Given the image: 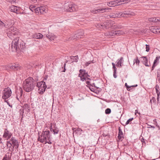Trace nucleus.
<instances>
[{
	"instance_id": "obj_48",
	"label": "nucleus",
	"mask_w": 160,
	"mask_h": 160,
	"mask_svg": "<svg viewBox=\"0 0 160 160\" xmlns=\"http://www.w3.org/2000/svg\"><path fill=\"white\" fill-rule=\"evenodd\" d=\"M152 101L153 102V103H155L156 102V99L154 97H153L152 98Z\"/></svg>"
},
{
	"instance_id": "obj_8",
	"label": "nucleus",
	"mask_w": 160,
	"mask_h": 160,
	"mask_svg": "<svg viewBox=\"0 0 160 160\" xmlns=\"http://www.w3.org/2000/svg\"><path fill=\"white\" fill-rule=\"evenodd\" d=\"M14 22L11 19L6 20L5 23L0 20V26L4 27L6 28H8L9 27H12L11 26L13 24Z\"/></svg>"
},
{
	"instance_id": "obj_49",
	"label": "nucleus",
	"mask_w": 160,
	"mask_h": 160,
	"mask_svg": "<svg viewBox=\"0 0 160 160\" xmlns=\"http://www.w3.org/2000/svg\"><path fill=\"white\" fill-rule=\"evenodd\" d=\"M148 125L149 126V127H148V128H155V127L154 126H151V125H149L148 124Z\"/></svg>"
},
{
	"instance_id": "obj_31",
	"label": "nucleus",
	"mask_w": 160,
	"mask_h": 160,
	"mask_svg": "<svg viewBox=\"0 0 160 160\" xmlns=\"http://www.w3.org/2000/svg\"><path fill=\"white\" fill-rule=\"evenodd\" d=\"M151 29H153V30H152V32H153L154 33H158V32H159L160 33V28L159 29L157 28H155L154 27H153Z\"/></svg>"
},
{
	"instance_id": "obj_1",
	"label": "nucleus",
	"mask_w": 160,
	"mask_h": 160,
	"mask_svg": "<svg viewBox=\"0 0 160 160\" xmlns=\"http://www.w3.org/2000/svg\"><path fill=\"white\" fill-rule=\"evenodd\" d=\"M35 81L31 77H29L24 81L23 84L24 90L27 92H29L32 90L34 87Z\"/></svg>"
},
{
	"instance_id": "obj_9",
	"label": "nucleus",
	"mask_w": 160,
	"mask_h": 160,
	"mask_svg": "<svg viewBox=\"0 0 160 160\" xmlns=\"http://www.w3.org/2000/svg\"><path fill=\"white\" fill-rule=\"evenodd\" d=\"M85 72V71L83 70L80 69L79 70L80 73L79 74L78 76L80 78L81 80L82 81L89 79L88 78L89 76Z\"/></svg>"
},
{
	"instance_id": "obj_42",
	"label": "nucleus",
	"mask_w": 160,
	"mask_h": 160,
	"mask_svg": "<svg viewBox=\"0 0 160 160\" xmlns=\"http://www.w3.org/2000/svg\"><path fill=\"white\" fill-rule=\"evenodd\" d=\"M6 1L11 3H13L15 2L16 0H6Z\"/></svg>"
},
{
	"instance_id": "obj_54",
	"label": "nucleus",
	"mask_w": 160,
	"mask_h": 160,
	"mask_svg": "<svg viewBox=\"0 0 160 160\" xmlns=\"http://www.w3.org/2000/svg\"><path fill=\"white\" fill-rule=\"evenodd\" d=\"M127 86V87L128 88H130L131 87H134V86Z\"/></svg>"
},
{
	"instance_id": "obj_27",
	"label": "nucleus",
	"mask_w": 160,
	"mask_h": 160,
	"mask_svg": "<svg viewBox=\"0 0 160 160\" xmlns=\"http://www.w3.org/2000/svg\"><path fill=\"white\" fill-rule=\"evenodd\" d=\"M23 110L28 112L30 111V107L28 104H25L23 106Z\"/></svg>"
},
{
	"instance_id": "obj_41",
	"label": "nucleus",
	"mask_w": 160,
	"mask_h": 160,
	"mask_svg": "<svg viewBox=\"0 0 160 160\" xmlns=\"http://www.w3.org/2000/svg\"><path fill=\"white\" fill-rule=\"evenodd\" d=\"M105 113L106 114H109L110 113V108H108L107 109L105 112Z\"/></svg>"
},
{
	"instance_id": "obj_34",
	"label": "nucleus",
	"mask_w": 160,
	"mask_h": 160,
	"mask_svg": "<svg viewBox=\"0 0 160 160\" xmlns=\"http://www.w3.org/2000/svg\"><path fill=\"white\" fill-rule=\"evenodd\" d=\"M133 62L134 63H136V64H137V65H139L140 61L138 59V57H137V58L136 59H134Z\"/></svg>"
},
{
	"instance_id": "obj_10",
	"label": "nucleus",
	"mask_w": 160,
	"mask_h": 160,
	"mask_svg": "<svg viewBox=\"0 0 160 160\" xmlns=\"http://www.w3.org/2000/svg\"><path fill=\"white\" fill-rule=\"evenodd\" d=\"M130 0H116L111 1V7L119 5L129 2Z\"/></svg>"
},
{
	"instance_id": "obj_2",
	"label": "nucleus",
	"mask_w": 160,
	"mask_h": 160,
	"mask_svg": "<svg viewBox=\"0 0 160 160\" xmlns=\"http://www.w3.org/2000/svg\"><path fill=\"white\" fill-rule=\"evenodd\" d=\"M11 48L13 52H16L18 50L22 49L25 48L24 43L20 40L19 37L15 38L12 42Z\"/></svg>"
},
{
	"instance_id": "obj_17",
	"label": "nucleus",
	"mask_w": 160,
	"mask_h": 160,
	"mask_svg": "<svg viewBox=\"0 0 160 160\" xmlns=\"http://www.w3.org/2000/svg\"><path fill=\"white\" fill-rule=\"evenodd\" d=\"M123 58L122 57H121L120 59H118L117 60V63L116 65L118 67L120 68H121L122 65V64L123 62Z\"/></svg>"
},
{
	"instance_id": "obj_32",
	"label": "nucleus",
	"mask_w": 160,
	"mask_h": 160,
	"mask_svg": "<svg viewBox=\"0 0 160 160\" xmlns=\"http://www.w3.org/2000/svg\"><path fill=\"white\" fill-rule=\"evenodd\" d=\"M72 130L73 132L76 133H78V132H81L82 131V129L79 128H78L76 129L75 128H72Z\"/></svg>"
},
{
	"instance_id": "obj_23",
	"label": "nucleus",
	"mask_w": 160,
	"mask_h": 160,
	"mask_svg": "<svg viewBox=\"0 0 160 160\" xmlns=\"http://www.w3.org/2000/svg\"><path fill=\"white\" fill-rule=\"evenodd\" d=\"M76 6L74 5L69 4L68 12H71L75 11L76 10Z\"/></svg>"
},
{
	"instance_id": "obj_6",
	"label": "nucleus",
	"mask_w": 160,
	"mask_h": 160,
	"mask_svg": "<svg viewBox=\"0 0 160 160\" xmlns=\"http://www.w3.org/2000/svg\"><path fill=\"white\" fill-rule=\"evenodd\" d=\"M37 87L38 88L39 93L41 94L43 93L45 91L47 88V85L45 82L42 81L38 82Z\"/></svg>"
},
{
	"instance_id": "obj_24",
	"label": "nucleus",
	"mask_w": 160,
	"mask_h": 160,
	"mask_svg": "<svg viewBox=\"0 0 160 160\" xmlns=\"http://www.w3.org/2000/svg\"><path fill=\"white\" fill-rule=\"evenodd\" d=\"M112 64L113 66L112 70L113 71V76L115 78H116L117 77L116 73L117 69L115 66V64L114 63H112Z\"/></svg>"
},
{
	"instance_id": "obj_21",
	"label": "nucleus",
	"mask_w": 160,
	"mask_h": 160,
	"mask_svg": "<svg viewBox=\"0 0 160 160\" xmlns=\"http://www.w3.org/2000/svg\"><path fill=\"white\" fill-rule=\"evenodd\" d=\"M148 21L150 22H157L158 21L160 22V18H152L148 19Z\"/></svg>"
},
{
	"instance_id": "obj_43",
	"label": "nucleus",
	"mask_w": 160,
	"mask_h": 160,
	"mask_svg": "<svg viewBox=\"0 0 160 160\" xmlns=\"http://www.w3.org/2000/svg\"><path fill=\"white\" fill-rule=\"evenodd\" d=\"M158 58L157 57L154 61L153 63L154 64H156V63L157 62V61L158 60Z\"/></svg>"
},
{
	"instance_id": "obj_28",
	"label": "nucleus",
	"mask_w": 160,
	"mask_h": 160,
	"mask_svg": "<svg viewBox=\"0 0 160 160\" xmlns=\"http://www.w3.org/2000/svg\"><path fill=\"white\" fill-rule=\"evenodd\" d=\"M84 34V31L82 30H80L78 31V33L77 34V35L76 36V37L78 38H81L82 36Z\"/></svg>"
},
{
	"instance_id": "obj_59",
	"label": "nucleus",
	"mask_w": 160,
	"mask_h": 160,
	"mask_svg": "<svg viewBox=\"0 0 160 160\" xmlns=\"http://www.w3.org/2000/svg\"><path fill=\"white\" fill-rule=\"evenodd\" d=\"M18 95H17V98L18 99V100H19V98H18Z\"/></svg>"
},
{
	"instance_id": "obj_50",
	"label": "nucleus",
	"mask_w": 160,
	"mask_h": 160,
	"mask_svg": "<svg viewBox=\"0 0 160 160\" xmlns=\"http://www.w3.org/2000/svg\"><path fill=\"white\" fill-rule=\"evenodd\" d=\"M156 65V64H154V63L153 64V65H152V70H153L154 68V67H155V66Z\"/></svg>"
},
{
	"instance_id": "obj_40",
	"label": "nucleus",
	"mask_w": 160,
	"mask_h": 160,
	"mask_svg": "<svg viewBox=\"0 0 160 160\" xmlns=\"http://www.w3.org/2000/svg\"><path fill=\"white\" fill-rule=\"evenodd\" d=\"M75 58L73 59V61L75 62H77L78 61V56L74 57Z\"/></svg>"
},
{
	"instance_id": "obj_26",
	"label": "nucleus",
	"mask_w": 160,
	"mask_h": 160,
	"mask_svg": "<svg viewBox=\"0 0 160 160\" xmlns=\"http://www.w3.org/2000/svg\"><path fill=\"white\" fill-rule=\"evenodd\" d=\"M52 124L51 123L50 124V131L52 132V131L54 134H56L58 133L59 130L58 128L53 129L52 128Z\"/></svg>"
},
{
	"instance_id": "obj_19",
	"label": "nucleus",
	"mask_w": 160,
	"mask_h": 160,
	"mask_svg": "<svg viewBox=\"0 0 160 160\" xmlns=\"http://www.w3.org/2000/svg\"><path fill=\"white\" fill-rule=\"evenodd\" d=\"M140 58L142 59V62L145 66L149 67L150 66V64L148 63V59L147 57H141Z\"/></svg>"
},
{
	"instance_id": "obj_36",
	"label": "nucleus",
	"mask_w": 160,
	"mask_h": 160,
	"mask_svg": "<svg viewBox=\"0 0 160 160\" xmlns=\"http://www.w3.org/2000/svg\"><path fill=\"white\" fill-rule=\"evenodd\" d=\"M12 68L13 69H17V70H18L19 69V67L18 66V65H12Z\"/></svg>"
},
{
	"instance_id": "obj_33",
	"label": "nucleus",
	"mask_w": 160,
	"mask_h": 160,
	"mask_svg": "<svg viewBox=\"0 0 160 160\" xmlns=\"http://www.w3.org/2000/svg\"><path fill=\"white\" fill-rule=\"evenodd\" d=\"M69 4H65L64 5V10L68 12V10H69Z\"/></svg>"
},
{
	"instance_id": "obj_55",
	"label": "nucleus",
	"mask_w": 160,
	"mask_h": 160,
	"mask_svg": "<svg viewBox=\"0 0 160 160\" xmlns=\"http://www.w3.org/2000/svg\"><path fill=\"white\" fill-rule=\"evenodd\" d=\"M65 65H66V64H65L64 65V70L63 71V72H65V70H66V69L65 68Z\"/></svg>"
},
{
	"instance_id": "obj_57",
	"label": "nucleus",
	"mask_w": 160,
	"mask_h": 160,
	"mask_svg": "<svg viewBox=\"0 0 160 160\" xmlns=\"http://www.w3.org/2000/svg\"><path fill=\"white\" fill-rule=\"evenodd\" d=\"M1 140H2V138H0V143H2V142L1 141Z\"/></svg>"
},
{
	"instance_id": "obj_62",
	"label": "nucleus",
	"mask_w": 160,
	"mask_h": 160,
	"mask_svg": "<svg viewBox=\"0 0 160 160\" xmlns=\"http://www.w3.org/2000/svg\"><path fill=\"white\" fill-rule=\"evenodd\" d=\"M127 83H125V85L126 86V85H127Z\"/></svg>"
},
{
	"instance_id": "obj_35",
	"label": "nucleus",
	"mask_w": 160,
	"mask_h": 160,
	"mask_svg": "<svg viewBox=\"0 0 160 160\" xmlns=\"http://www.w3.org/2000/svg\"><path fill=\"white\" fill-rule=\"evenodd\" d=\"M35 7L34 5H31L29 7L30 9L32 12H35Z\"/></svg>"
},
{
	"instance_id": "obj_38",
	"label": "nucleus",
	"mask_w": 160,
	"mask_h": 160,
	"mask_svg": "<svg viewBox=\"0 0 160 160\" xmlns=\"http://www.w3.org/2000/svg\"><path fill=\"white\" fill-rule=\"evenodd\" d=\"M157 79L160 83V70L157 73Z\"/></svg>"
},
{
	"instance_id": "obj_45",
	"label": "nucleus",
	"mask_w": 160,
	"mask_h": 160,
	"mask_svg": "<svg viewBox=\"0 0 160 160\" xmlns=\"http://www.w3.org/2000/svg\"><path fill=\"white\" fill-rule=\"evenodd\" d=\"M5 102H6L9 105V106L12 107V106L9 103V102H8V100H5Z\"/></svg>"
},
{
	"instance_id": "obj_25",
	"label": "nucleus",
	"mask_w": 160,
	"mask_h": 160,
	"mask_svg": "<svg viewBox=\"0 0 160 160\" xmlns=\"http://www.w3.org/2000/svg\"><path fill=\"white\" fill-rule=\"evenodd\" d=\"M11 153L10 155L8 152L7 153L4 155L2 160H11Z\"/></svg>"
},
{
	"instance_id": "obj_7",
	"label": "nucleus",
	"mask_w": 160,
	"mask_h": 160,
	"mask_svg": "<svg viewBox=\"0 0 160 160\" xmlns=\"http://www.w3.org/2000/svg\"><path fill=\"white\" fill-rule=\"evenodd\" d=\"M12 91L10 88L8 87L5 88L2 92V98L3 99L6 100L11 95Z\"/></svg>"
},
{
	"instance_id": "obj_18",
	"label": "nucleus",
	"mask_w": 160,
	"mask_h": 160,
	"mask_svg": "<svg viewBox=\"0 0 160 160\" xmlns=\"http://www.w3.org/2000/svg\"><path fill=\"white\" fill-rule=\"evenodd\" d=\"M43 37V35L40 33H34L32 35V37L37 39H42Z\"/></svg>"
},
{
	"instance_id": "obj_3",
	"label": "nucleus",
	"mask_w": 160,
	"mask_h": 160,
	"mask_svg": "<svg viewBox=\"0 0 160 160\" xmlns=\"http://www.w3.org/2000/svg\"><path fill=\"white\" fill-rule=\"evenodd\" d=\"M38 141L42 143L44 142L45 144L46 143L49 144H52V143L51 142V137L50 135L49 131H43L41 135H39V132H38Z\"/></svg>"
},
{
	"instance_id": "obj_39",
	"label": "nucleus",
	"mask_w": 160,
	"mask_h": 160,
	"mask_svg": "<svg viewBox=\"0 0 160 160\" xmlns=\"http://www.w3.org/2000/svg\"><path fill=\"white\" fill-rule=\"evenodd\" d=\"M146 52H148L149 51L150 48H149V46L148 45L146 44Z\"/></svg>"
},
{
	"instance_id": "obj_22",
	"label": "nucleus",
	"mask_w": 160,
	"mask_h": 160,
	"mask_svg": "<svg viewBox=\"0 0 160 160\" xmlns=\"http://www.w3.org/2000/svg\"><path fill=\"white\" fill-rule=\"evenodd\" d=\"M19 8L17 7L12 5L10 7V10L11 12L17 13Z\"/></svg>"
},
{
	"instance_id": "obj_58",
	"label": "nucleus",
	"mask_w": 160,
	"mask_h": 160,
	"mask_svg": "<svg viewBox=\"0 0 160 160\" xmlns=\"http://www.w3.org/2000/svg\"><path fill=\"white\" fill-rule=\"evenodd\" d=\"M152 99H151L150 101V102L151 103V104H152Z\"/></svg>"
},
{
	"instance_id": "obj_4",
	"label": "nucleus",
	"mask_w": 160,
	"mask_h": 160,
	"mask_svg": "<svg viewBox=\"0 0 160 160\" xmlns=\"http://www.w3.org/2000/svg\"><path fill=\"white\" fill-rule=\"evenodd\" d=\"M18 33L17 28L12 27H11L8 29V31L7 33L8 37L11 39H12V38H17L18 37Z\"/></svg>"
},
{
	"instance_id": "obj_44",
	"label": "nucleus",
	"mask_w": 160,
	"mask_h": 160,
	"mask_svg": "<svg viewBox=\"0 0 160 160\" xmlns=\"http://www.w3.org/2000/svg\"><path fill=\"white\" fill-rule=\"evenodd\" d=\"M153 123H154V124L156 126H158V123H157V122L156 121V119H155L153 120Z\"/></svg>"
},
{
	"instance_id": "obj_60",
	"label": "nucleus",
	"mask_w": 160,
	"mask_h": 160,
	"mask_svg": "<svg viewBox=\"0 0 160 160\" xmlns=\"http://www.w3.org/2000/svg\"><path fill=\"white\" fill-rule=\"evenodd\" d=\"M156 126L159 129H160V127L158 125L157 126Z\"/></svg>"
},
{
	"instance_id": "obj_13",
	"label": "nucleus",
	"mask_w": 160,
	"mask_h": 160,
	"mask_svg": "<svg viewBox=\"0 0 160 160\" xmlns=\"http://www.w3.org/2000/svg\"><path fill=\"white\" fill-rule=\"evenodd\" d=\"M12 133L9 132L7 128L4 129L2 136V138L8 141L12 137Z\"/></svg>"
},
{
	"instance_id": "obj_51",
	"label": "nucleus",
	"mask_w": 160,
	"mask_h": 160,
	"mask_svg": "<svg viewBox=\"0 0 160 160\" xmlns=\"http://www.w3.org/2000/svg\"><path fill=\"white\" fill-rule=\"evenodd\" d=\"M85 81L86 82V83L88 85H90V82L89 81H88L87 80Z\"/></svg>"
},
{
	"instance_id": "obj_12",
	"label": "nucleus",
	"mask_w": 160,
	"mask_h": 160,
	"mask_svg": "<svg viewBox=\"0 0 160 160\" xmlns=\"http://www.w3.org/2000/svg\"><path fill=\"white\" fill-rule=\"evenodd\" d=\"M48 11V8L46 6L38 7L35 9V12L37 14H44Z\"/></svg>"
},
{
	"instance_id": "obj_63",
	"label": "nucleus",
	"mask_w": 160,
	"mask_h": 160,
	"mask_svg": "<svg viewBox=\"0 0 160 160\" xmlns=\"http://www.w3.org/2000/svg\"><path fill=\"white\" fill-rule=\"evenodd\" d=\"M137 86V85H136V86Z\"/></svg>"
},
{
	"instance_id": "obj_56",
	"label": "nucleus",
	"mask_w": 160,
	"mask_h": 160,
	"mask_svg": "<svg viewBox=\"0 0 160 160\" xmlns=\"http://www.w3.org/2000/svg\"><path fill=\"white\" fill-rule=\"evenodd\" d=\"M70 58L72 59L73 58H74V57L73 56H70Z\"/></svg>"
},
{
	"instance_id": "obj_30",
	"label": "nucleus",
	"mask_w": 160,
	"mask_h": 160,
	"mask_svg": "<svg viewBox=\"0 0 160 160\" xmlns=\"http://www.w3.org/2000/svg\"><path fill=\"white\" fill-rule=\"evenodd\" d=\"M155 89H156V92L157 93V95H160V89H159V86L158 85H156L155 86Z\"/></svg>"
},
{
	"instance_id": "obj_15",
	"label": "nucleus",
	"mask_w": 160,
	"mask_h": 160,
	"mask_svg": "<svg viewBox=\"0 0 160 160\" xmlns=\"http://www.w3.org/2000/svg\"><path fill=\"white\" fill-rule=\"evenodd\" d=\"M124 33V32L121 30L115 31H112L111 32V36H114L115 35L119 36Z\"/></svg>"
},
{
	"instance_id": "obj_5",
	"label": "nucleus",
	"mask_w": 160,
	"mask_h": 160,
	"mask_svg": "<svg viewBox=\"0 0 160 160\" xmlns=\"http://www.w3.org/2000/svg\"><path fill=\"white\" fill-rule=\"evenodd\" d=\"M6 144L7 147L10 148L12 146L13 148L15 147L16 148H18L19 146V143L18 140L16 139L15 137H11L6 142Z\"/></svg>"
},
{
	"instance_id": "obj_53",
	"label": "nucleus",
	"mask_w": 160,
	"mask_h": 160,
	"mask_svg": "<svg viewBox=\"0 0 160 160\" xmlns=\"http://www.w3.org/2000/svg\"><path fill=\"white\" fill-rule=\"evenodd\" d=\"M135 114H136L137 113H138L139 114H140V113L138 112V110H136L135 112Z\"/></svg>"
},
{
	"instance_id": "obj_14",
	"label": "nucleus",
	"mask_w": 160,
	"mask_h": 160,
	"mask_svg": "<svg viewBox=\"0 0 160 160\" xmlns=\"http://www.w3.org/2000/svg\"><path fill=\"white\" fill-rule=\"evenodd\" d=\"M108 8H101L94 10H92L91 12L93 13H103L106 11V10H108Z\"/></svg>"
},
{
	"instance_id": "obj_46",
	"label": "nucleus",
	"mask_w": 160,
	"mask_h": 160,
	"mask_svg": "<svg viewBox=\"0 0 160 160\" xmlns=\"http://www.w3.org/2000/svg\"><path fill=\"white\" fill-rule=\"evenodd\" d=\"M160 98V95H157V103H159V99Z\"/></svg>"
},
{
	"instance_id": "obj_16",
	"label": "nucleus",
	"mask_w": 160,
	"mask_h": 160,
	"mask_svg": "<svg viewBox=\"0 0 160 160\" xmlns=\"http://www.w3.org/2000/svg\"><path fill=\"white\" fill-rule=\"evenodd\" d=\"M118 138L119 141H122L124 138V135L122 129L120 127H119L118 128Z\"/></svg>"
},
{
	"instance_id": "obj_47",
	"label": "nucleus",
	"mask_w": 160,
	"mask_h": 160,
	"mask_svg": "<svg viewBox=\"0 0 160 160\" xmlns=\"http://www.w3.org/2000/svg\"><path fill=\"white\" fill-rule=\"evenodd\" d=\"M91 61H89V62H86V63L85 64H86V66H88V65H89V64H90V63H91Z\"/></svg>"
},
{
	"instance_id": "obj_52",
	"label": "nucleus",
	"mask_w": 160,
	"mask_h": 160,
	"mask_svg": "<svg viewBox=\"0 0 160 160\" xmlns=\"http://www.w3.org/2000/svg\"><path fill=\"white\" fill-rule=\"evenodd\" d=\"M22 89H21V88H20V93L19 94V96H20V97L21 96H22Z\"/></svg>"
},
{
	"instance_id": "obj_11",
	"label": "nucleus",
	"mask_w": 160,
	"mask_h": 160,
	"mask_svg": "<svg viewBox=\"0 0 160 160\" xmlns=\"http://www.w3.org/2000/svg\"><path fill=\"white\" fill-rule=\"evenodd\" d=\"M134 15V13L130 12H129L125 11L123 13H119L116 14H111V18H116L117 17H119L120 16L122 17H125L126 15Z\"/></svg>"
},
{
	"instance_id": "obj_61",
	"label": "nucleus",
	"mask_w": 160,
	"mask_h": 160,
	"mask_svg": "<svg viewBox=\"0 0 160 160\" xmlns=\"http://www.w3.org/2000/svg\"><path fill=\"white\" fill-rule=\"evenodd\" d=\"M111 21H111V22H110L111 24V23H112V22H111Z\"/></svg>"
},
{
	"instance_id": "obj_20",
	"label": "nucleus",
	"mask_w": 160,
	"mask_h": 160,
	"mask_svg": "<svg viewBox=\"0 0 160 160\" xmlns=\"http://www.w3.org/2000/svg\"><path fill=\"white\" fill-rule=\"evenodd\" d=\"M46 37L51 40H54L56 38V36L52 33L46 34Z\"/></svg>"
},
{
	"instance_id": "obj_37",
	"label": "nucleus",
	"mask_w": 160,
	"mask_h": 160,
	"mask_svg": "<svg viewBox=\"0 0 160 160\" xmlns=\"http://www.w3.org/2000/svg\"><path fill=\"white\" fill-rule=\"evenodd\" d=\"M133 119V118H130L125 123V125H127L129 124L131 122Z\"/></svg>"
},
{
	"instance_id": "obj_29",
	"label": "nucleus",
	"mask_w": 160,
	"mask_h": 160,
	"mask_svg": "<svg viewBox=\"0 0 160 160\" xmlns=\"http://www.w3.org/2000/svg\"><path fill=\"white\" fill-rule=\"evenodd\" d=\"M110 23L108 22H105L104 23V25H100L101 27H100V28H103L104 26H105V27L106 28H109V25Z\"/></svg>"
}]
</instances>
